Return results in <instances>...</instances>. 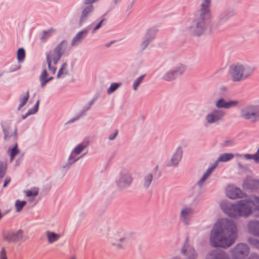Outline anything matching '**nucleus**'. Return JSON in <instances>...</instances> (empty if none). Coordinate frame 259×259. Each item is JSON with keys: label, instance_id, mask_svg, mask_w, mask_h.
Wrapping results in <instances>:
<instances>
[{"label": "nucleus", "instance_id": "20", "mask_svg": "<svg viewBox=\"0 0 259 259\" xmlns=\"http://www.w3.org/2000/svg\"><path fill=\"white\" fill-rule=\"evenodd\" d=\"M47 237L49 242L52 243L59 239V235L53 232H48Z\"/></svg>", "mask_w": 259, "mask_h": 259}, {"label": "nucleus", "instance_id": "21", "mask_svg": "<svg viewBox=\"0 0 259 259\" xmlns=\"http://www.w3.org/2000/svg\"><path fill=\"white\" fill-rule=\"evenodd\" d=\"M67 73V64L64 63L61 65V68H60L59 72L57 74V77L60 78L63 75Z\"/></svg>", "mask_w": 259, "mask_h": 259}, {"label": "nucleus", "instance_id": "10", "mask_svg": "<svg viewBox=\"0 0 259 259\" xmlns=\"http://www.w3.org/2000/svg\"><path fill=\"white\" fill-rule=\"evenodd\" d=\"M237 102L235 101L225 102V101L224 99H222L217 102L216 105L219 108L223 107L225 108H229L231 107H233L237 105Z\"/></svg>", "mask_w": 259, "mask_h": 259}, {"label": "nucleus", "instance_id": "28", "mask_svg": "<svg viewBox=\"0 0 259 259\" xmlns=\"http://www.w3.org/2000/svg\"><path fill=\"white\" fill-rule=\"evenodd\" d=\"M86 145H83L82 144L78 145L75 149L74 152L76 154L78 155L80 154L82 150L85 148Z\"/></svg>", "mask_w": 259, "mask_h": 259}, {"label": "nucleus", "instance_id": "23", "mask_svg": "<svg viewBox=\"0 0 259 259\" xmlns=\"http://www.w3.org/2000/svg\"><path fill=\"white\" fill-rule=\"evenodd\" d=\"M26 204V201H25L17 200L15 203L17 211H20Z\"/></svg>", "mask_w": 259, "mask_h": 259}, {"label": "nucleus", "instance_id": "1", "mask_svg": "<svg viewBox=\"0 0 259 259\" xmlns=\"http://www.w3.org/2000/svg\"><path fill=\"white\" fill-rule=\"evenodd\" d=\"M237 228L234 225L223 229L215 227L210 235V243L213 246L228 247L235 241L237 237Z\"/></svg>", "mask_w": 259, "mask_h": 259}, {"label": "nucleus", "instance_id": "42", "mask_svg": "<svg viewBox=\"0 0 259 259\" xmlns=\"http://www.w3.org/2000/svg\"><path fill=\"white\" fill-rule=\"evenodd\" d=\"M72 259H75V257H72Z\"/></svg>", "mask_w": 259, "mask_h": 259}, {"label": "nucleus", "instance_id": "6", "mask_svg": "<svg viewBox=\"0 0 259 259\" xmlns=\"http://www.w3.org/2000/svg\"><path fill=\"white\" fill-rule=\"evenodd\" d=\"M244 68L242 66H236L231 72L233 79L234 81L240 80L242 77Z\"/></svg>", "mask_w": 259, "mask_h": 259}, {"label": "nucleus", "instance_id": "11", "mask_svg": "<svg viewBox=\"0 0 259 259\" xmlns=\"http://www.w3.org/2000/svg\"><path fill=\"white\" fill-rule=\"evenodd\" d=\"M94 7L93 5H90L86 7L83 10L79 20V25H82L85 20L88 16L93 11Z\"/></svg>", "mask_w": 259, "mask_h": 259}, {"label": "nucleus", "instance_id": "15", "mask_svg": "<svg viewBox=\"0 0 259 259\" xmlns=\"http://www.w3.org/2000/svg\"><path fill=\"white\" fill-rule=\"evenodd\" d=\"M8 152L10 155L11 161H12L14 160L15 156L19 152L17 144L16 143L14 147L10 148L8 151Z\"/></svg>", "mask_w": 259, "mask_h": 259}, {"label": "nucleus", "instance_id": "33", "mask_svg": "<svg viewBox=\"0 0 259 259\" xmlns=\"http://www.w3.org/2000/svg\"><path fill=\"white\" fill-rule=\"evenodd\" d=\"M217 259H229V258L224 253H220L217 256Z\"/></svg>", "mask_w": 259, "mask_h": 259}, {"label": "nucleus", "instance_id": "39", "mask_svg": "<svg viewBox=\"0 0 259 259\" xmlns=\"http://www.w3.org/2000/svg\"><path fill=\"white\" fill-rule=\"evenodd\" d=\"M251 243L254 244L256 247L259 248V242H258L257 241H255L254 242V241H252Z\"/></svg>", "mask_w": 259, "mask_h": 259}, {"label": "nucleus", "instance_id": "13", "mask_svg": "<svg viewBox=\"0 0 259 259\" xmlns=\"http://www.w3.org/2000/svg\"><path fill=\"white\" fill-rule=\"evenodd\" d=\"M53 77L50 76L46 70H44L40 76V80L42 87H44L49 81L52 80Z\"/></svg>", "mask_w": 259, "mask_h": 259}, {"label": "nucleus", "instance_id": "8", "mask_svg": "<svg viewBox=\"0 0 259 259\" xmlns=\"http://www.w3.org/2000/svg\"><path fill=\"white\" fill-rule=\"evenodd\" d=\"M222 116L223 114L221 112L214 110L206 116V120L207 122L212 123L220 119Z\"/></svg>", "mask_w": 259, "mask_h": 259}, {"label": "nucleus", "instance_id": "5", "mask_svg": "<svg viewBox=\"0 0 259 259\" xmlns=\"http://www.w3.org/2000/svg\"><path fill=\"white\" fill-rule=\"evenodd\" d=\"M226 194L231 199L241 198L243 195L240 189L231 186L227 188Z\"/></svg>", "mask_w": 259, "mask_h": 259}, {"label": "nucleus", "instance_id": "22", "mask_svg": "<svg viewBox=\"0 0 259 259\" xmlns=\"http://www.w3.org/2000/svg\"><path fill=\"white\" fill-rule=\"evenodd\" d=\"M7 164L6 162L0 161V177L3 178L6 172Z\"/></svg>", "mask_w": 259, "mask_h": 259}, {"label": "nucleus", "instance_id": "9", "mask_svg": "<svg viewBox=\"0 0 259 259\" xmlns=\"http://www.w3.org/2000/svg\"><path fill=\"white\" fill-rule=\"evenodd\" d=\"M210 3V0H205V4L202 5V8L201 9L200 18L203 21L205 17H209V6Z\"/></svg>", "mask_w": 259, "mask_h": 259}, {"label": "nucleus", "instance_id": "17", "mask_svg": "<svg viewBox=\"0 0 259 259\" xmlns=\"http://www.w3.org/2000/svg\"><path fill=\"white\" fill-rule=\"evenodd\" d=\"M29 92L28 91L24 93L20 98V104L19 107V109L24 106L28 101L29 98Z\"/></svg>", "mask_w": 259, "mask_h": 259}, {"label": "nucleus", "instance_id": "30", "mask_svg": "<svg viewBox=\"0 0 259 259\" xmlns=\"http://www.w3.org/2000/svg\"><path fill=\"white\" fill-rule=\"evenodd\" d=\"M152 180V176L151 175H147L145 179V185L146 186H148L149 184L151 183Z\"/></svg>", "mask_w": 259, "mask_h": 259}, {"label": "nucleus", "instance_id": "16", "mask_svg": "<svg viewBox=\"0 0 259 259\" xmlns=\"http://www.w3.org/2000/svg\"><path fill=\"white\" fill-rule=\"evenodd\" d=\"M39 189L37 187L32 188L31 189L27 190L25 193L27 197H35L38 195Z\"/></svg>", "mask_w": 259, "mask_h": 259}, {"label": "nucleus", "instance_id": "29", "mask_svg": "<svg viewBox=\"0 0 259 259\" xmlns=\"http://www.w3.org/2000/svg\"><path fill=\"white\" fill-rule=\"evenodd\" d=\"M38 104H39V102L37 101V102L36 103L35 105H34V106L33 107L32 109L29 111L28 113H27V115L34 114L37 111L38 107Z\"/></svg>", "mask_w": 259, "mask_h": 259}, {"label": "nucleus", "instance_id": "2", "mask_svg": "<svg viewBox=\"0 0 259 259\" xmlns=\"http://www.w3.org/2000/svg\"><path fill=\"white\" fill-rule=\"evenodd\" d=\"M221 207L230 217H247L253 211H259V199L254 197L251 201L241 200L237 204L231 205L230 208H226L223 204Z\"/></svg>", "mask_w": 259, "mask_h": 259}, {"label": "nucleus", "instance_id": "27", "mask_svg": "<svg viewBox=\"0 0 259 259\" xmlns=\"http://www.w3.org/2000/svg\"><path fill=\"white\" fill-rule=\"evenodd\" d=\"M144 76H141L137 79L136 80L133 84V88L135 90H137L138 86L143 81Z\"/></svg>", "mask_w": 259, "mask_h": 259}, {"label": "nucleus", "instance_id": "37", "mask_svg": "<svg viewBox=\"0 0 259 259\" xmlns=\"http://www.w3.org/2000/svg\"><path fill=\"white\" fill-rule=\"evenodd\" d=\"M104 21V19H102L100 22V23L97 25V26L95 27V28H94V31H96L97 30V29H98L99 28H100L101 26V24L102 23H103V22Z\"/></svg>", "mask_w": 259, "mask_h": 259}, {"label": "nucleus", "instance_id": "25", "mask_svg": "<svg viewBox=\"0 0 259 259\" xmlns=\"http://www.w3.org/2000/svg\"><path fill=\"white\" fill-rule=\"evenodd\" d=\"M244 157L247 159H253L256 162H259V156L258 154H255L253 155L245 154Z\"/></svg>", "mask_w": 259, "mask_h": 259}, {"label": "nucleus", "instance_id": "32", "mask_svg": "<svg viewBox=\"0 0 259 259\" xmlns=\"http://www.w3.org/2000/svg\"><path fill=\"white\" fill-rule=\"evenodd\" d=\"M249 226L251 230H252L253 226L255 227V229L259 230V222L251 223L249 224Z\"/></svg>", "mask_w": 259, "mask_h": 259}, {"label": "nucleus", "instance_id": "41", "mask_svg": "<svg viewBox=\"0 0 259 259\" xmlns=\"http://www.w3.org/2000/svg\"><path fill=\"white\" fill-rule=\"evenodd\" d=\"M19 233L21 235L22 234V233L21 232H19Z\"/></svg>", "mask_w": 259, "mask_h": 259}, {"label": "nucleus", "instance_id": "12", "mask_svg": "<svg viewBox=\"0 0 259 259\" xmlns=\"http://www.w3.org/2000/svg\"><path fill=\"white\" fill-rule=\"evenodd\" d=\"M88 33L87 30H83L79 32L73 38L71 45L72 46L76 45L82 38H84Z\"/></svg>", "mask_w": 259, "mask_h": 259}, {"label": "nucleus", "instance_id": "36", "mask_svg": "<svg viewBox=\"0 0 259 259\" xmlns=\"http://www.w3.org/2000/svg\"><path fill=\"white\" fill-rule=\"evenodd\" d=\"M10 181L11 178L9 177H7L5 181L3 187H6L7 186V185L10 182Z\"/></svg>", "mask_w": 259, "mask_h": 259}, {"label": "nucleus", "instance_id": "26", "mask_svg": "<svg viewBox=\"0 0 259 259\" xmlns=\"http://www.w3.org/2000/svg\"><path fill=\"white\" fill-rule=\"evenodd\" d=\"M55 32V30L54 29H50L47 31H45L43 32L41 38L43 39H46L51 36V35Z\"/></svg>", "mask_w": 259, "mask_h": 259}, {"label": "nucleus", "instance_id": "31", "mask_svg": "<svg viewBox=\"0 0 259 259\" xmlns=\"http://www.w3.org/2000/svg\"><path fill=\"white\" fill-rule=\"evenodd\" d=\"M191 212V210L190 209L185 208L182 210L181 214L183 217H186L187 215H188Z\"/></svg>", "mask_w": 259, "mask_h": 259}, {"label": "nucleus", "instance_id": "40", "mask_svg": "<svg viewBox=\"0 0 259 259\" xmlns=\"http://www.w3.org/2000/svg\"><path fill=\"white\" fill-rule=\"evenodd\" d=\"M257 154H258V155L259 156V148H258V149L257 150Z\"/></svg>", "mask_w": 259, "mask_h": 259}, {"label": "nucleus", "instance_id": "19", "mask_svg": "<svg viewBox=\"0 0 259 259\" xmlns=\"http://www.w3.org/2000/svg\"><path fill=\"white\" fill-rule=\"evenodd\" d=\"M25 57V52L24 49L20 48L18 49L17 53V58L19 62H22L24 60Z\"/></svg>", "mask_w": 259, "mask_h": 259}, {"label": "nucleus", "instance_id": "3", "mask_svg": "<svg viewBox=\"0 0 259 259\" xmlns=\"http://www.w3.org/2000/svg\"><path fill=\"white\" fill-rule=\"evenodd\" d=\"M67 47V42L64 40L54 50L50 51L47 54V61L49 70L51 72L52 75L55 74L57 69L56 65Z\"/></svg>", "mask_w": 259, "mask_h": 259}, {"label": "nucleus", "instance_id": "7", "mask_svg": "<svg viewBox=\"0 0 259 259\" xmlns=\"http://www.w3.org/2000/svg\"><path fill=\"white\" fill-rule=\"evenodd\" d=\"M235 254L236 256H239L241 255L242 256L246 255L249 252V248L246 244H239L234 249Z\"/></svg>", "mask_w": 259, "mask_h": 259}, {"label": "nucleus", "instance_id": "24", "mask_svg": "<svg viewBox=\"0 0 259 259\" xmlns=\"http://www.w3.org/2000/svg\"><path fill=\"white\" fill-rule=\"evenodd\" d=\"M121 83H112L109 88L107 90V93L108 94H110L113 92H114L119 86H120Z\"/></svg>", "mask_w": 259, "mask_h": 259}, {"label": "nucleus", "instance_id": "34", "mask_svg": "<svg viewBox=\"0 0 259 259\" xmlns=\"http://www.w3.org/2000/svg\"><path fill=\"white\" fill-rule=\"evenodd\" d=\"M213 169H214V167H212V168H209L207 170V172L203 176V178L204 179H206L207 177H208V176L211 174V172L212 171Z\"/></svg>", "mask_w": 259, "mask_h": 259}, {"label": "nucleus", "instance_id": "35", "mask_svg": "<svg viewBox=\"0 0 259 259\" xmlns=\"http://www.w3.org/2000/svg\"><path fill=\"white\" fill-rule=\"evenodd\" d=\"M1 259H7L6 256V252L4 249H3L1 251Z\"/></svg>", "mask_w": 259, "mask_h": 259}, {"label": "nucleus", "instance_id": "4", "mask_svg": "<svg viewBox=\"0 0 259 259\" xmlns=\"http://www.w3.org/2000/svg\"><path fill=\"white\" fill-rule=\"evenodd\" d=\"M242 117L245 119L255 121L259 119V107L249 106L242 111Z\"/></svg>", "mask_w": 259, "mask_h": 259}, {"label": "nucleus", "instance_id": "18", "mask_svg": "<svg viewBox=\"0 0 259 259\" xmlns=\"http://www.w3.org/2000/svg\"><path fill=\"white\" fill-rule=\"evenodd\" d=\"M182 155V151L181 149L177 150L176 153L173 156L171 160L174 164H177L179 160L181 159Z\"/></svg>", "mask_w": 259, "mask_h": 259}, {"label": "nucleus", "instance_id": "38", "mask_svg": "<svg viewBox=\"0 0 259 259\" xmlns=\"http://www.w3.org/2000/svg\"><path fill=\"white\" fill-rule=\"evenodd\" d=\"M118 132L117 131H116L115 133H114L113 135L110 136L109 137V139L113 140L117 135Z\"/></svg>", "mask_w": 259, "mask_h": 259}, {"label": "nucleus", "instance_id": "14", "mask_svg": "<svg viewBox=\"0 0 259 259\" xmlns=\"http://www.w3.org/2000/svg\"><path fill=\"white\" fill-rule=\"evenodd\" d=\"M234 157V154L232 153H224L220 155L218 161L225 162L231 160Z\"/></svg>", "mask_w": 259, "mask_h": 259}]
</instances>
